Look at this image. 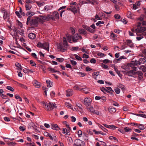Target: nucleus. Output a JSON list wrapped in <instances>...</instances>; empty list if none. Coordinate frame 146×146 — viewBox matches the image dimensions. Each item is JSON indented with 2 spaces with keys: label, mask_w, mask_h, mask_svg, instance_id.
Returning a JSON list of instances; mask_svg holds the SVG:
<instances>
[{
  "label": "nucleus",
  "mask_w": 146,
  "mask_h": 146,
  "mask_svg": "<svg viewBox=\"0 0 146 146\" xmlns=\"http://www.w3.org/2000/svg\"><path fill=\"white\" fill-rule=\"evenodd\" d=\"M41 105L43 108L47 111H51L53 110L54 108H56V105L54 103H51L45 102L44 101L41 102H40Z\"/></svg>",
  "instance_id": "obj_1"
},
{
  "label": "nucleus",
  "mask_w": 146,
  "mask_h": 146,
  "mask_svg": "<svg viewBox=\"0 0 146 146\" xmlns=\"http://www.w3.org/2000/svg\"><path fill=\"white\" fill-rule=\"evenodd\" d=\"M49 44L47 42H45L44 43H42L40 42H38L37 44V46L43 48L48 51H49Z\"/></svg>",
  "instance_id": "obj_2"
},
{
  "label": "nucleus",
  "mask_w": 146,
  "mask_h": 146,
  "mask_svg": "<svg viewBox=\"0 0 146 146\" xmlns=\"http://www.w3.org/2000/svg\"><path fill=\"white\" fill-rule=\"evenodd\" d=\"M136 30L137 36L140 35L141 34L143 36L144 35L146 36V32H145L146 31V27H141L139 29H137Z\"/></svg>",
  "instance_id": "obj_3"
},
{
  "label": "nucleus",
  "mask_w": 146,
  "mask_h": 146,
  "mask_svg": "<svg viewBox=\"0 0 146 146\" xmlns=\"http://www.w3.org/2000/svg\"><path fill=\"white\" fill-rule=\"evenodd\" d=\"M92 102V99L90 98L86 97L85 98L83 102V104L86 107L90 106Z\"/></svg>",
  "instance_id": "obj_4"
},
{
  "label": "nucleus",
  "mask_w": 146,
  "mask_h": 146,
  "mask_svg": "<svg viewBox=\"0 0 146 146\" xmlns=\"http://www.w3.org/2000/svg\"><path fill=\"white\" fill-rule=\"evenodd\" d=\"M84 142L79 139H76L74 141L73 146H84Z\"/></svg>",
  "instance_id": "obj_5"
},
{
  "label": "nucleus",
  "mask_w": 146,
  "mask_h": 146,
  "mask_svg": "<svg viewBox=\"0 0 146 146\" xmlns=\"http://www.w3.org/2000/svg\"><path fill=\"white\" fill-rule=\"evenodd\" d=\"M51 17H50V18L52 19V20H54L55 19H58L59 18V14L57 11H55L53 12L52 15H50Z\"/></svg>",
  "instance_id": "obj_6"
},
{
  "label": "nucleus",
  "mask_w": 146,
  "mask_h": 146,
  "mask_svg": "<svg viewBox=\"0 0 146 146\" xmlns=\"http://www.w3.org/2000/svg\"><path fill=\"white\" fill-rule=\"evenodd\" d=\"M82 37L78 34H76L72 38L73 41L74 42L77 41V40L79 39H81Z\"/></svg>",
  "instance_id": "obj_7"
},
{
  "label": "nucleus",
  "mask_w": 146,
  "mask_h": 146,
  "mask_svg": "<svg viewBox=\"0 0 146 146\" xmlns=\"http://www.w3.org/2000/svg\"><path fill=\"white\" fill-rule=\"evenodd\" d=\"M30 24L31 26H37L38 22L36 18L32 19L30 21Z\"/></svg>",
  "instance_id": "obj_8"
},
{
  "label": "nucleus",
  "mask_w": 146,
  "mask_h": 146,
  "mask_svg": "<svg viewBox=\"0 0 146 146\" xmlns=\"http://www.w3.org/2000/svg\"><path fill=\"white\" fill-rule=\"evenodd\" d=\"M40 17L42 19V20L44 21V22L45 20H49L50 19V17H52V19H53V17L50 16V15H44L42 16H41Z\"/></svg>",
  "instance_id": "obj_9"
},
{
  "label": "nucleus",
  "mask_w": 146,
  "mask_h": 146,
  "mask_svg": "<svg viewBox=\"0 0 146 146\" xmlns=\"http://www.w3.org/2000/svg\"><path fill=\"white\" fill-rule=\"evenodd\" d=\"M51 128L57 131L61 130V129L58 127V125L56 124H52L51 125Z\"/></svg>",
  "instance_id": "obj_10"
},
{
  "label": "nucleus",
  "mask_w": 146,
  "mask_h": 146,
  "mask_svg": "<svg viewBox=\"0 0 146 146\" xmlns=\"http://www.w3.org/2000/svg\"><path fill=\"white\" fill-rule=\"evenodd\" d=\"M33 84L36 88H39L41 86L40 83L38 82L36 80H35L33 81Z\"/></svg>",
  "instance_id": "obj_11"
},
{
  "label": "nucleus",
  "mask_w": 146,
  "mask_h": 146,
  "mask_svg": "<svg viewBox=\"0 0 146 146\" xmlns=\"http://www.w3.org/2000/svg\"><path fill=\"white\" fill-rule=\"evenodd\" d=\"M135 63L136 64L139 65L141 64L144 63L145 62V60L143 58H141L139 59L138 61H135Z\"/></svg>",
  "instance_id": "obj_12"
},
{
  "label": "nucleus",
  "mask_w": 146,
  "mask_h": 146,
  "mask_svg": "<svg viewBox=\"0 0 146 146\" xmlns=\"http://www.w3.org/2000/svg\"><path fill=\"white\" fill-rule=\"evenodd\" d=\"M73 94V91L72 89H69L66 91V95L67 97L70 96Z\"/></svg>",
  "instance_id": "obj_13"
},
{
  "label": "nucleus",
  "mask_w": 146,
  "mask_h": 146,
  "mask_svg": "<svg viewBox=\"0 0 146 146\" xmlns=\"http://www.w3.org/2000/svg\"><path fill=\"white\" fill-rule=\"evenodd\" d=\"M62 133L63 134H66V135H70V134L69 130L64 128H62Z\"/></svg>",
  "instance_id": "obj_14"
},
{
  "label": "nucleus",
  "mask_w": 146,
  "mask_h": 146,
  "mask_svg": "<svg viewBox=\"0 0 146 146\" xmlns=\"http://www.w3.org/2000/svg\"><path fill=\"white\" fill-rule=\"evenodd\" d=\"M35 14L34 12H31V11H28L26 13V15L28 16V17L29 18V19H31V17L33 16Z\"/></svg>",
  "instance_id": "obj_15"
},
{
  "label": "nucleus",
  "mask_w": 146,
  "mask_h": 146,
  "mask_svg": "<svg viewBox=\"0 0 146 146\" xmlns=\"http://www.w3.org/2000/svg\"><path fill=\"white\" fill-rule=\"evenodd\" d=\"M109 111L111 113H113L115 112L116 111V109L113 107H110L108 109Z\"/></svg>",
  "instance_id": "obj_16"
},
{
  "label": "nucleus",
  "mask_w": 146,
  "mask_h": 146,
  "mask_svg": "<svg viewBox=\"0 0 146 146\" xmlns=\"http://www.w3.org/2000/svg\"><path fill=\"white\" fill-rule=\"evenodd\" d=\"M23 71L25 73L29 74L34 72L33 70L25 68L23 70Z\"/></svg>",
  "instance_id": "obj_17"
},
{
  "label": "nucleus",
  "mask_w": 146,
  "mask_h": 146,
  "mask_svg": "<svg viewBox=\"0 0 146 146\" xmlns=\"http://www.w3.org/2000/svg\"><path fill=\"white\" fill-rule=\"evenodd\" d=\"M88 111H90V112L93 113V112H94V109L93 107L92 106L90 105V106L86 107Z\"/></svg>",
  "instance_id": "obj_18"
},
{
  "label": "nucleus",
  "mask_w": 146,
  "mask_h": 146,
  "mask_svg": "<svg viewBox=\"0 0 146 146\" xmlns=\"http://www.w3.org/2000/svg\"><path fill=\"white\" fill-rule=\"evenodd\" d=\"M36 35L33 33H31L29 34V37L31 39H34L36 38Z\"/></svg>",
  "instance_id": "obj_19"
},
{
  "label": "nucleus",
  "mask_w": 146,
  "mask_h": 146,
  "mask_svg": "<svg viewBox=\"0 0 146 146\" xmlns=\"http://www.w3.org/2000/svg\"><path fill=\"white\" fill-rule=\"evenodd\" d=\"M46 82L47 84V86L48 87H51L53 86L52 83L49 80H47Z\"/></svg>",
  "instance_id": "obj_20"
},
{
  "label": "nucleus",
  "mask_w": 146,
  "mask_h": 146,
  "mask_svg": "<svg viewBox=\"0 0 146 146\" xmlns=\"http://www.w3.org/2000/svg\"><path fill=\"white\" fill-rule=\"evenodd\" d=\"M127 44L131 47L133 46V44L132 41L130 40H127Z\"/></svg>",
  "instance_id": "obj_21"
},
{
  "label": "nucleus",
  "mask_w": 146,
  "mask_h": 146,
  "mask_svg": "<svg viewBox=\"0 0 146 146\" xmlns=\"http://www.w3.org/2000/svg\"><path fill=\"white\" fill-rule=\"evenodd\" d=\"M78 31L81 34L85 35L86 34V31L83 29H78Z\"/></svg>",
  "instance_id": "obj_22"
},
{
  "label": "nucleus",
  "mask_w": 146,
  "mask_h": 146,
  "mask_svg": "<svg viewBox=\"0 0 146 146\" xmlns=\"http://www.w3.org/2000/svg\"><path fill=\"white\" fill-rule=\"evenodd\" d=\"M63 45L65 48H66L68 46V43L65 37H63Z\"/></svg>",
  "instance_id": "obj_23"
},
{
  "label": "nucleus",
  "mask_w": 146,
  "mask_h": 146,
  "mask_svg": "<svg viewBox=\"0 0 146 146\" xmlns=\"http://www.w3.org/2000/svg\"><path fill=\"white\" fill-rule=\"evenodd\" d=\"M81 90H82L83 92L86 94L88 93L89 91V89L87 88L81 89Z\"/></svg>",
  "instance_id": "obj_24"
},
{
  "label": "nucleus",
  "mask_w": 146,
  "mask_h": 146,
  "mask_svg": "<svg viewBox=\"0 0 146 146\" xmlns=\"http://www.w3.org/2000/svg\"><path fill=\"white\" fill-rule=\"evenodd\" d=\"M133 14L131 13L130 11H128L127 14V17L128 18L130 19L133 18Z\"/></svg>",
  "instance_id": "obj_25"
},
{
  "label": "nucleus",
  "mask_w": 146,
  "mask_h": 146,
  "mask_svg": "<svg viewBox=\"0 0 146 146\" xmlns=\"http://www.w3.org/2000/svg\"><path fill=\"white\" fill-rule=\"evenodd\" d=\"M102 62L104 64H107L109 63H112V61L106 59L103 60Z\"/></svg>",
  "instance_id": "obj_26"
},
{
  "label": "nucleus",
  "mask_w": 146,
  "mask_h": 146,
  "mask_svg": "<svg viewBox=\"0 0 146 146\" xmlns=\"http://www.w3.org/2000/svg\"><path fill=\"white\" fill-rule=\"evenodd\" d=\"M117 86L119 88H121L122 90H125V86L121 84H119Z\"/></svg>",
  "instance_id": "obj_27"
},
{
  "label": "nucleus",
  "mask_w": 146,
  "mask_h": 146,
  "mask_svg": "<svg viewBox=\"0 0 146 146\" xmlns=\"http://www.w3.org/2000/svg\"><path fill=\"white\" fill-rule=\"evenodd\" d=\"M110 36L111 38L114 40L115 38L116 37V35L113 33L112 32Z\"/></svg>",
  "instance_id": "obj_28"
},
{
  "label": "nucleus",
  "mask_w": 146,
  "mask_h": 146,
  "mask_svg": "<svg viewBox=\"0 0 146 146\" xmlns=\"http://www.w3.org/2000/svg\"><path fill=\"white\" fill-rule=\"evenodd\" d=\"M121 67L123 69L126 70H129V66L125 65H123Z\"/></svg>",
  "instance_id": "obj_29"
},
{
  "label": "nucleus",
  "mask_w": 146,
  "mask_h": 146,
  "mask_svg": "<svg viewBox=\"0 0 146 146\" xmlns=\"http://www.w3.org/2000/svg\"><path fill=\"white\" fill-rule=\"evenodd\" d=\"M139 69L142 70L143 72H145L146 71V67L145 66H141Z\"/></svg>",
  "instance_id": "obj_30"
},
{
  "label": "nucleus",
  "mask_w": 146,
  "mask_h": 146,
  "mask_svg": "<svg viewBox=\"0 0 146 146\" xmlns=\"http://www.w3.org/2000/svg\"><path fill=\"white\" fill-rule=\"evenodd\" d=\"M25 7L26 10H29L32 7V6L30 5L27 4L26 5Z\"/></svg>",
  "instance_id": "obj_31"
},
{
  "label": "nucleus",
  "mask_w": 146,
  "mask_h": 146,
  "mask_svg": "<svg viewBox=\"0 0 146 146\" xmlns=\"http://www.w3.org/2000/svg\"><path fill=\"white\" fill-rule=\"evenodd\" d=\"M137 70V68L136 67H134L133 68V70L130 71V72L131 73H132L133 74H135L136 73V72H135Z\"/></svg>",
  "instance_id": "obj_32"
},
{
  "label": "nucleus",
  "mask_w": 146,
  "mask_h": 146,
  "mask_svg": "<svg viewBox=\"0 0 146 146\" xmlns=\"http://www.w3.org/2000/svg\"><path fill=\"white\" fill-rule=\"evenodd\" d=\"M66 36L67 38V40L70 43H72L71 42V37L68 34H66Z\"/></svg>",
  "instance_id": "obj_33"
},
{
  "label": "nucleus",
  "mask_w": 146,
  "mask_h": 146,
  "mask_svg": "<svg viewBox=\"0 0 146 146\" xmlns=\"http://www.w3.org/2000/svg\"><path fill=\"white\" fill-rule=\"evenodd\" d=\"M48 137L50 140H54V141H56V137L55 136H54L53 137H52L50 134Z\"/></svg>",
  "instance_id": "obj_34"
},
{
  "label": "nucleus",
  "mask_w": 146,
  "mask_h": 146,
  "mask_svg": "<svg viewBox=\"0 0 146 146\" xmlns=\"http://www.w3.org/2000/svg\"><path fill=\"white\" fill-rule=\"evenodd\" d=\"M114 90L116 93L117 94H119L120 92V90L118 88H115Z\"/></svg>",
  "instance_id": "obj_35"
},
{
  "label": "nucleus",
  "mask_w": 146,
  "mask_h": 146,
  "mask_svg": "<svg viewBox=\"0 0 146 146\" xmlns=\"http://www.w3.org/2000/svg\"><path fill=\"white\" fill-rule=\"evenodd\" d=\"M136 37V39L138 40H140L141 39L143 38V37L142 35L140 34V35Z\"/></svg>",
  "instance_id": "obj_36"
},
{
  "label": "nucleus",
  "mask_w": 146,
  "mask_h": 146,
  "mask_svg": "<svg viewBox=\"0 0 146 146\" xmlns=\"http://www.w3.org/2000/svg\"><path fill=\"white\" fill-rule=\"evenodd\" d=\"M78 134L79 137H81L82 135V131L81 130H79L78 131Z\"/></svg>",
  "instance_id": "obj_37"
},
{
  "label": "nucleus",
  "mask_w": 146,
  "mask_h": 146,
  "mask_svg": "<svg viewBox=\"0 0 146 146\" xmlns=\"http://www.w3.org/2000/svg\"><path fill=\"white\" fill-rule=\"evenodd\" d=\"M137 74L139 76V77L140 78V77H141L143 75V73L141 71H138L136 72V74Z\"/></svg>",
  "instance_id": "obj_38"
},
{
  "label": "nucleus",
  "mask_w": 146,
  "mask_h": 146,
  "mask_svg": "<svg viewBox=\"0 0 146 146\" xmlns=\"http://www.w3.org/2000/svg\"><path fill=\"white\" fill-rule=\"evenodd\" d=\"M15 65L16 67L18 68H19L21 70L22 69V68H21V65L18 62H16L15 64Z\"/></svg>",
  "instance_id": "obj_39"
},
{
  "label": "nucleus",
  "mask_w": 146,
  "mask_h": 146,
  "mask_svg": "<svg viewBox=\"0 0 146 146\" xmlns=\"http://www.w3.org/2000/svg\"><path fill=\"white\" fill-rule=\"evenodd\" d=\"M74 56H75V58L76 59L78 60H82V58L79 56L77 55V54H75Z\"/></svg>",
  "instance_id": "obj_40"
},
{
  "label": "nucleus",
  "mask_w": 146,
  "mask_h": 146,
  "mask_svg": "<svg viewBox=\"0 0 146 146\" xmlns=\"http://www.w3.org/2000/svg\"><path fill=\"white\" fill-rule=\"evenodd\" d=\"M20 130L22 131H24L25 129V128L23 126H21L19 127Z\"/></svg>",
  "instance_id": "obj_41"
},
{
  "label": "nucleus",
  "mask_w": 146,
  "mask_h": 146,
  "mask_svg": "<svg viewBox=\"0 0 146 146\" xmlns=\"http://www.w3.org/2000/svg\"><path fill=\"white\" fill-rule=\"evenodd\" d=\"M101 66L102 67H103V68L104 69H107L108 68V67L107 65L103 63H102L101 64Z\"/></svg>",
  "instance_id": "obj_42"
},
{
  "label": "nucleus",
  "mask_w": 146,
  "mask_h": 146,
  "mask_svg": "<svg viewBox=\"0 0 146 146\" xmlns=\"http://www.w3.org/2000/svg\"><path fill=\"white\" fill-rule=\"evenodd\" d=\"M93 131L94 132L95 134H101V131H97L95 129H94Z\"/></svg>",
  "instance_id": "obj_43"
},
{
  "label": "nucleus",
  "mask_w": 146,
  "mask_h": 146,
  "mask_svg": "<svg viewBox=\"0 0 146 146\" xmlns=\"http://www.w3.org/2000/svg\"><path fill=\"white\" fill-rule=\"evenodd\" d=\"M70 62L72 65L74 66H75L77 64V62L74 60H70Z\"/></svg>",
  "instance_id": "obj_44"
},
{
  "label": "nucleus",
  "mask_w": 146,
  "mask_h": 146,
  "mask_svg": "<svg viewBox=\"0 0 146 146\" xmlns=\"http://www.w3.org/2000/svg\"><path fill=\"white\" fill-rule=\"evenodd\" d=\"M36 19L37 20V22H41V23H42L44 22V21L42 20V19L40 17H38L37 18H36Z\"/></svg>",
  "instance_id": "obj_45"
},
{
  "label": "nucleus",
  "mask_w": 146,
  "mask_h": 146,
  "mask_svg": "<svg viewBox=\"0 0 146 146\" xmlns=\"http://www.w3.org/2000/svg\"><path fill=\"white\" fill-rule=\"evenodd\" d=\"M76 105L80 109L82 110L83 109V106H82L81 104H80L78 103H77L76 104Z\"/></svg>",
  "instance_id": "obj_46"
},
{
  "label": "nucleus",
  "mask_w": 146,
  "mask_h": 146,
  "mask_svg": "<svg viewBox=\"0 0 146 146\" xmlns=\"http://www.w3.org/2000/svg\"><path fill=\"white\" fill-rule=\"evenodd\" d=\"M48 69L49 70L52 71V72H57L56 70L51 68H49Z\"/></svg>",
  "instance_id": "obj_47"
},
{
  "label": "nucleus",
  "mask_w": 146,
  "mask_h": 146,
  "mask_svg": "<svg viewBox=\"0 0 146 146\" xmlns=\"http://www.w3.org/2000/svg\"><path fill=\"white\" fill-rule=\"evenodd\" d=\"M19 86L23 88H24L25 89H27V87L24 85L21 84H19Z\"/></svg>",
  "instance_id": "obj_48"
},
{
  "label": "nucleus",
  "mask_w": 146,
  "mask_h": 146,
  "mask_svg": "<svg viewBox=\"0 0 146 146\" xmlns=\"http://www.w3.org/2000/svg\"><path fill=\"white\" fill-rule=\"evenodd\" d=\"M79 49V47L78 46L73 47L72 48L71 50L72 51H76Z\"/></svg>",
  "instance_id": "obj_49"
},
{
  "label": "nucleus",
  "mask_w": 146,
  "mask_h": 146,
  "mask_svg": "<svg viewBox=\"0 0 146 146\" xmlns=\"http://www.w3.org/2000/svg\"><path fill=\"white\" fill-rule=\"evenodd\" d=\"M56 60L60 62H62L64 60V59L63 58H57Z\"/></svg>",
  "instance_id": "obj_50"
},
{
  "label": "nucleus",
  "mask_w": 146,
  "mask_h": 146,
  "mask_svg": "<svg viewBox=\"0 0 146 146\" xmlns=\"http://www.w3.org/2000/svg\"><path fill=\"white\" fill-rule=\"evenodd\" d=\"M124 130L126 132H129L131 130V128L126 127L124 128Z\"/></svg>",
  "instance_id": "obj_51"
},
{
  "label": "nucleus",
  "mask_w": 146,
  "mask_h": 146,
  "mask_svg": "<svg viewBox=\"0 0 146 146\" xmlns=\"http://www.w3.org/2000/svg\"><path fill=\"white\" fill-rule=\"evenodd\" d=\"M104 23V21H98L97 23H96V25L97 26H98L100 24H103Z\"/></svg>",
  "instance_id": "obj_52"
},
{
  "label": "nucleus",
  "mask_w": 146,
  "mask_h": 146,
  "mask_svg": "<svg viewBox=\"0 0 146 146\" xmlns=\"http://www.w3.org/2000/svg\"><path fill=\"white\" fill-rule=\"evenodd\" d=\"M74 89L76 90L81 91V89L79 88L78 86H75L73 87Z\"/></svg>",
  "instance_id": "obj_53"
},
{
  "label": "nucleus",
  "mask_w": 146,
  "mask_h": 146,
  "mask_svg": "<svg viewBox=\"0 0 146 146\" xmlns=\"http://www.w3.org/2000/svg\"><path fill=\"white\" fill-rule=\"evenodd\" d=\"M109 127V129L113 130L117 128V127L113 125H110Z\"/></svg>",
  "instance_id": "obj_54"
},
{
  "label": "nucleus",
  "mask_w": 146,
  "mask_h": 146,
  "mask_svg": "<svg viewBox=\"0 0 146 146\" xmlns=\"http://www.w3.org/2000/svg\"><path fill=\"white\" fill-rule=\"evenodd\" d=\"M7 89L11 91L12 92L14 91V89L11 87L10 86H7Z\"/></svg>",
  "instance_id": "obj_55"
},
{
  "label": "nucleus",
  "mask_w": 146,
  "mask_h": 146,
  "mask_svg": "<svg viewBox=\"0 0 146 146\" xmlns=\"http://www.w3.org/2000/svg\"><path fill=\"white\" fill-rule=\"evenodd\" d=\"M64 46H63L62 45L61 43L58 46L59 48L61 49V50H64Z\"/></svg>",
  "instance_id": "obj_56"
},
{
  "label": "nucleus",
  "mask_w": 146,
  "mask_h": 146,
  "mask_svg": "<svg viewBox=\"0 0 146 146\" xmlns=\"http://www.w3.org/2000/svg\"><path fill=\"white\" fill-rule=\"evenodd\" d=\"M30 64L32 66H36V64L32 60H31L30 61Z\"/></svg>",
  "instance_id": "obj_57"
},
{
  "label": "nucleus",
  "mask_w": 146,
  "mask_h": 146,
  "mask_svg": "<svg viewBox=\"0 0 146 146\" xmlns=\"http://www.w3.org/2000/svg\"><path fill=\"white\" fill-rule=\"evenodd\" d=\"M99 74V72H94L93 73L92 75L93 77H95L98 76Z\"/></svg>",
  "instance_id": "obj_58"
},
{
  "label": "nucleus",
  "mask_w": 146,
  "mask_h": 146,
  "mask_svg": "<svg viewBox=\"0 0 146 146\" xmlns=\"http://www.w3.org/2000/svg\"><path fill=\"white\" fill-rule=\"evenodd\" d=\"M71 120L72 122H75L76 120V119L75 117L72 116L71 117Z\"/></svg>",
  "instance_id": "obj_59"
},
{
  "label": "nucleus",
  "mask_w": 146,
  "mask_h": 146,
  "mask_svg": "<svg viewBox=\"0 0 146 146\" xmlns=\"http://www.w3.org/2000/svg\"><path fill=\"white\" fill-rule=\"evenodd\" d=\"M99 127L105 132H106L107 131H108V130L106 129L104 127L101 125H100Z\"/></svg>",
  "instance_id": "obj_60"
},
{
  "label": "nucleus",
  "mask_w": 146,
  "mask_h": 146,
  "mask_svg": "<svg viewBox=\"0 0 146 146\" xmlns=\"http://www.w3.org/2000/svg\"><path fill=\"white\" fill-rule=\"evenodd\" d=\"M65 106L68 107H71L72 105L69 103L66 102L65 104Z\"/></svg>",
  "instance_id": "obj_61"
},
{
  "label": "nucleus",
  "mask_w": 146,
  "mask_h": 146,
  "mask_svg": "<svg viewBox=\"0 0 146 146\" xmlns=\"http://www.w3.org/2000/svg\"><path fill=\"white\" fill-rule=\"evenodd\" d=\"M93 113L98 115H99L101 114V113L99 112L98 111H95V110H94V112H93Z\"/></svg>",
  "instance_id": "obj_62"
},
{
  "label": "nucleus",
  "mask_w": 146,
  "mask_h": 146,
  "mask_svg": "<svg viewBox=\"0 0 146 146\" xmlns=\"http://www.w3.org/2000/svg\"><path fill=\"white\" fill-rule=\"evenodd\" d=\"M87 30L91 33L94 32V30L92 29L90 27H88Z\"/></svg>",
  "instance_id": "obj_63"
},
{
  "label": "nucleus",
  "mask_w": 146,
  "mask_h": 146,
  "mask_svg": "<svg viewBox=\"0 0 146 146\" xmlns=\"http://www.w3.org/2000/svg\"><path fill=\"white\" fill-rule=\"evenodd\" d=\"M4 119L5 121H10V119L9 118L7 117H4Z\"/></svg>",
  "instance_id": "obj_64"
}]
</instances>
